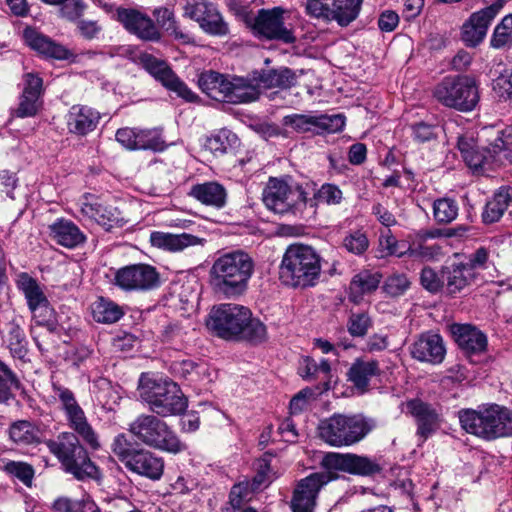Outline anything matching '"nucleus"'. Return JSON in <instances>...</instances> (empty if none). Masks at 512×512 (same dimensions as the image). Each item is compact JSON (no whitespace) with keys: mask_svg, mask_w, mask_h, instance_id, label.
<instances>
[{"mask_svg":"<svg viewBox=\"0 0 512 512\" xmlns=\"http://www.w3.org/2000/svg\"><path fill=\"white\" fill-rule=\"evenodd\" d=\"M207 327L226 340H245L259 344L267 339L264 323L252 318L248 308L237 304L228 303L213 307L209 313Z\"/></svg>","mask_w":512,"mask_h":512,"instance_id":"nucleus-1","label":"nucleus"},{"mask_svg":"<svg viewBox=\"0 0 512 512\" xmlns=\"http://www.w3.org/2000/svg\"><path fill=\"white\" fill-rule=\"evenodd\" d=\"M254 271V259L244 250L237 249L215 258L209 270V282L215 293L236 298L246 292Z\"/></svg>","mask_w":512,"mask_h":512,"instance_id":"nucleus-2","label":"nucleus"},{"mask_svg":"<svg viewBox=\"0 0 512 512\" xmlns=\"http://www.w3.org/2000/svg\"><path fill=\"white\" fill-rule=\"evenodd\" d=\"M321 256L310 245H289L279 266V280L287 287L306 289L314 287L320 279Z\"/></svg>","mask_w":512,"mask_h":512,"instance_id":"nucleus-3","label":"nucleus"},{"mask_svg":"<svg viewBox=\"0 0 512 512\" xmlns=\"http://www.w3.org/2000/svg\"><path fill=\"white\" fill-rule=\"evenodd\" d=\"M49 451L58 459L63 470L79 481L96 480L102 477L99 468L90 459L79 436L73 432H62L56 439L46 441Z\"/></svg>","mask_w":512,"mask_h":512,"instance_id":"nucleus-4","label":"nucleus"},{"mask_svg":"<svg viewBox=\"0 0 512 512\" xmlns=\"http://www.w3.org/2000/svg\"><path fill=\"white\" fill-rule=\"evenodd\" d=\"M375 427V420L362 414H334L320 421L318 435L330 446H351L364 439Z\"/></svg>","mask_w":512,"mask_h":512,"instance_id":"nucleus-5","label":"nucleus"},{"mask_svg":"<svg viewBox=\"0 0 512 512\" xmlns=\"http://www.w3.org/2000/svg\"><path fill=\"white\" fill-rule=\"evenodd\" d=\"M458 418L467 433L484 439L512 435V412L497 404L483 410L462 409Z\"/></svg>","mask_w":512,"mask_h":512,"instance_id":"nucleus-6","label":"nucleus"},{"mask_svg":"<svg viewBox=\"0 0 512 512\" xmlns=\"http://www.w3.org/2000/svg\"><path fill=\"white\" fill-rule=\"evenodd\" d=\"M138 392L149 409L161 417L181 414L187 408V400L179 386L170 380L155 379L142 374Z\"/></svg>","mask_w":512,"mask_h":512,"instance_id":"nucleus-7","label":"nucleus"},{"mask_svg":"<svg viewBox=\"0 0 512 512\" xmlns=\"http://www.w3.org/2000/svg\"><path fill=\"white\" fill-rule=\"evenodd\" d=\"M129 432L143 444L177 454L187 449L168 424L151 414H141L129 424Z\"/></svg>","mask_w":512,"mask_h":512,"instance_id":"nucleus-8","label":"nucleus"},{"mask_svg":"<svg viewBox=\"0 0 512 512\" xmlns=\"http://www.w3.org/2000/svg\"><path fill=\"white\" fill-rule=\"evenodd\" d=\"M434 96L442 105L461 112L472 111L480 98L477 80L470 75L445 77L435 87Z\"/></svg>","mask_w":512,"mask_h":512,"instance_id":"nucleus-9","label":"nucleus"},{"mask_svg":"<svg viewBox=\"0 0 512 512\" xmlns=\"http://www.w3.org/2000/svg\"><path fill=\"white\" fill-rule=\"evenodd\" d=\"M52 390L54 397L60 402V409L64 412L68 427L93 450L99 449L98 435L88 422L86 414L77 402L74 393L59 383H52Z\"/></svg>","mask_w":512,"mask_h":512,"instance_id":"nucleus-10","label":"nucleus"},{"mask_svg":"<svg viewBox=\"0 0 512 512\" xmlns=\"http://www.w3.org/2000/svg\"><path fill=\"white\" fill-rule=\"evenodd\" d=\"M309 183L289 186L286 182L270 179L263 193L266 207L275 213L284 214L304 206L306 195H309Z\"/></svg>","mask_w":512,"mask_h":512,"instance_id":"nucleus-11","label":"nucleus"},{"mask_svg":"<svg viewBox=\"0 0 512 512\" xmlns=\"http://www.w3.org/2000/svg\"><path fill=\"white\" fill-rule=\"evenodd\" d=\"M183 11V16L197 22L206 34L222 37L229 33L228 24L208 0H185Z\"/></svg>","mask_w":512,"mask_h":512,"instance_id":"nucleus-12","label":"nucleus"},{"mask_svg":"<svg viewBox=\"0 0 512 512\" xmlns=\"http://www.w3.org/2000/svg\"><path fill=\"white\" fill-rule=\"evenodd\" d=\"M336 477L330 471L316 472L298 481L290 501L292 512H314L320 490Z\"/></svg>","mask_w":512,"mask_h":512,"instance_id":"nucleus-13","label":"nucleus"},{"mask_svg":"<svg viewBox=\"0 0 512 512\" xmlns=\"http://www.w3.org/2000/svg\"><path fill=\"white\" fill-rule=\"evenodd\" d=\"M114 284L124 291H148L160 284V276L151 265L132 264L115 272Z\"/></svg>","mask_w":512,"mask_h":512,"instance_id":"nucleus-14","label":"nucleus"},{"mask_svg":"<svg viewBox=\"0 0 512 512\" xmlns=\"http://www.w3.org/2000/svg\"><path fill=\"white\" fill-rule=\"evenodd\" d=\"M457 148L463 160L480 157L487 160L488 157H496L499 152L512 151V124L498 132L494 142L480 152L473 132H466L458 138Z\"/></svg>","mask_w":512,"mask_h":512,"instance_id":"nucleus-15","label":"nucleus"},{"mask_svg":"<svg viewBox=\"0 0 512 512\" xmlns=\"http://www.w3.org/2000/svg\"><path fill=\"white\" fill-rule=\"evenodd\" d=\"M322 464L328 470H339L362 476L373 475L381 470L376 461L351 453H328L323 458Z\"/></svg>","mask_w":512,"mask_h":512,"instance_id":"nucleus-16","label":"nucleus"},{"mask_svg":"<svg viewBox=\"0 0 512 512\" xmlns=\"http://www.w3.org/2000/svg\"><path fill=\"white\" fill-rule=\"evenodd\" d=\"M145 69L170 91L187 102H194L197 95L162 60L153 56L143 59Z\"/></svg>","mask_w":512,"mask_h":512,"instance_id":"nucleus-17","label":"nucleus"},{"mask_svg":"<svg viewBox=\"0 0 512 512\" xmlns=\"http://www.w3.org/2000/svg\"><path fill=\"white\" fill-rule=\"evenodd\" d=\"M504 0H497L480 11L473 13L462 27V40L467 46L475 47L483 41L492 20L504 6Z\"/></svg>","mask_w":512,"mask_h":512,"instance_id":"nucleus-18","label":"nucleus"},{"mask_svg":"<svg viewBox=\"0 0 512 512\" xmlns=\"http://www.w3.org/2000/svg\"><path fill=\"white\" fill-rule=\"evenodd\" d=\"M284 9L274 7L273 9H261L255 19L254 28L262 36L268 39L279 40L290 44L295 41L293 31L284 26Z\"/></svg>","mask_w":512,"mask_h":512,"instance_id":"nucleus-19","label":"nucleus"},{"mask_svg":"<svg viewBox=\"0 0 512 512\" xmlns=\"http://www.w3.org/2000/svg\"><path fill=\"white\" fill-rule=\"evenodd\" d=\"M117 20L129 33L143 41H159L161 38V33L154 21L139 10L118 8Z\"/></svg>","mask_w":512,"mask_h":512,"instance_id":"nucleus-20","label":"nucleus"},{"mask_svg":"<svg viewBox=\"0 0 512 512\" xmlns=\"http://www.w3.org/2000/svg\"><path fill=\"white\" fill-rule=\"evenodd\" d=\"M405 406L406 412L416 421L417 435L425 441L438 429L440 414L431 404L420 399L409 400Z\"/></svg>","mask_w":512,"mask_h":512,"instance_id":"nucleus-21","label":"nucleus"},{"mask_svg":"<svg viewBox=\"0 0 512 512\" xmlns=\"http://www.w3.org/2000/svg\"><path fill=\"white\" fill-rule=\"evenodd\" d=\"M410 354L412 358L420 362L437 365L444 360L446 349L440 335L423 333L410 346Z\"/></svg>","mask_w":512,"mask_h":512,"instance_id":"nucleus-22","label":"nucleus"},{"mask_svg":"<svg viewBox=\"0 0 512 512\" xmlns=\"http://www.w3.org/2000/svg\"><path fill=\"white\" fill-rule=\"evenodd\" d=\"M125 468L134 474L156 481L163 475L164 460L147 449L139 448Z\"/></svg>","mask_w":512,"mask_h":512,"instance_id":"nucleus-23","label":"nucleus"},{"mask_svg":"<svg viewBox=\"0 0 512 512\" xmlns=\"http://www.w3.org/2000/svg\"><path fill=\"white\" fill-rule=\"evenodd\" d=\"M24 38L33 50L46 57L57 60H69L73 57V54L66 47L54 42L34 29H26L24 31Z\"/></svg>","mask_w":512,"mask_h":512,"instance_id":"nucleus-24","label":"nucleus"},{"mask_svg":"<svg viewBox=\"0 0 512 512\" xmlns=\"http://www.w3.org/2000/svg\"><path fill=\"white\" fill-rule=\"evenodd\" d=\"M226 94L224 102L228 103L240 104L256 101L259 98L260 90L255 74L252 78H230Z\"/></svg>","mask_w":512,"mask_h":512,"instance_id":"nucleus-25","label":"nucleus"},{"mask_svg":"<svg viewBox=\"0 0 512 512\" xmlns=\"http://www.w3.org/2000/svg\"><path fill=\"white\" fill-rule=\"evenodd\" d=\"M24 320L14 316L2 330L3 340L14 358L23 359L28 353V341L23 330Z\"/></svg>","mask_w":512,"mask_h":512,"instance_id":"nucleus-26","label":"nucleus"},{"mask_svg":"<svg viewBox=\"0 0 512 512\" xmlns=\"http://www.w3.org/2000/svg\"><path fill=\"white\" fill-rule=\"evenodd\" d=\"M49 236L57 244L72 249L85 243L86 236L72 221L59 219L49 225Z\"/></svg>","mask_w":512,"mask_h":512,"instance_id":"nucleus-27","label":"nucleus"},{"mask_svg":"<svg viewBox=\"0 0 512 512\" xmlns=\"http://www.w3.org/2000/svg\"><path fill=\"white\" fill-rule=\"evenodd\" d=\"M99 119V113L92 108L74 105L67 115V127L71 133L86 135L96 128Z\"/></svg>","mask_w":512,"mask_h":512,"instance_id":"nucleus-28","label":"nucleus"},{"mask_svg":"<svg viewBox=\"0 0 512 512\" xmlns=\"http://www.w3.org/2000/svg\"><path fill=\"white\" fill-rule=\"evenodd\" d=\"M17 286L23 292L28 307L35 317L38 310H43L45 313L50 310L49 301L36 279L27 273H21L18 276Z\"/></svg>","mask_w":512,"mask_h":512,"instance_id":"nucleus-29","label":"nucleus"},{"mask_svg":"<svg viewBox=\"0 0 512 512\" xmlns=\"http://www.w3.org/2000/svg\"><path fill=\"white\" fill-rule=\"evenodd\" d=\"M203 242L204 239L188 233L171 234L154 231L150 235L152 246L171 252L181 251L190 246L202 245Z\"/></svg>","mask_w":512,"mask_h":512,"instance_id":"nucleus-30","label":"nucleus"},{"mask_svg":"<svg viewBox=\"0 0 512 512\" xmlns=\"http://www.w3.org/2000/svg\"><path fill=\"white\" fill-rule=\"evenodd\" d=\"M380 372L377 360L365 361L357 358L348 369L347 379L360 393H365L369 389L371 378L379 375Z\"/></svg>","mask_w":512,"mask_h":512,"instance_id":"nucleus-31","label":"nucleus"},{"mask_svg":"<svg viewBox=\"0 0 512 512\" xmlns=\"http://www.w3.org/2000/svg\"><path fill=\"white\" fill-rule=\"evenodd\" d=\"M442 278L449 294L460 292L465 287L471 285L476 279L464 265V261L453 262L445 266L442 269Z\"/></svg>","mask_w":512,"mask_h":512,"instance_id":"nucleus-32","label":"nucleus"},{"mask_svg":"<svg viewBox=\"0 0 512 512\" xmlns=\"http://www.w3.org/2000/svg\"><path fill=\"white\" fill-rule=\"evenodd\" d=\"M259 90L261 89H288L296 85L297 77L289 68L271 69L255 72Z\"/></svg>","mask_w":512,"mask_h":512,"instance_id":"nucleus-33","label":"nucleus"},{"mask_svg":"<svg viewBox=\"0 0 512 512\" xmlns=\"http://www.w3.org/2000/svg\"><path fill=\"white\" fill-rule=\"evenodd\" d=\"M512 205V187H500L492 199L489 200L482 212V220L485 224H492L501 219L505 211Z\"/></svg>","mask_w":512,"mask_h":512,"instance_id":"nucleus-34","label":"nucleus"},{"mask_svg":"<svg viewBox=\"0 0 512 512\" xmlns=\"http://www.w3.org/2000/svg\"><path fill=\"white\" fill-rule=\"evenodd\" d=\"M309 185V195H306L304 206L311 208L313 214L319 204L337 205L342 200V191L334 184L325 183L319 189H316L314 183Z\"/></svg>","mask_w":512,"mask_h":512,"instance_id":"nucleus-35","label":"nucleus"},{"mask_svg":"<svg viewBox=\"0 0 512 512\" xmlns=\"http://www.w3.org/2000/svg\"><path fill=\"white\" fill-rule=\"evenodd\" d=\"M454 335L459 347L467 354L483 352L487 346L486 336L470 325L457 326Z\"/></svg>","mask_w":512,"mask_h":512,"instance_id":"nucleus-36","label":"nucleus"},{"mask_svg":"<svg viewBox=\"0 0 512 512\" xmlns=\"http://www.w3.org/2000/svg\"><path fill=\"white\" fill-rule=\"evenodd\" d=\"M230 78L215 71H205L199 75V88L217 101L225 100Z\"/></svg>","mask_w":512,"mask_h":512,"instance_id":"nucleus-37","label":"nucleus"},{"mask_svg":"<svg viewBox=\"0 0 512 512\" xmlns=\"http://www.w3.org/2000/svg\"><path fill=\"white\" fill-rule=\"evenodd\" d=\"M381 281L379 273H371L369 271H362L356 274L349 285V299L358 304L364 295L374 292Z\"/></svg>","mask_w":512,"mask_h":512,"instance_id":"nucleus-38","label":"nucleus"},{"mask_svg":"<svg viewBox=\"0 0 512 512\" xmlns=\"http://www.w3.org/2000/svg\"><path fill=\"white\" fill-rule=\"evenodd\" d=\"M157 23L167 32L174 40L181 44H190L193 37L190 33L183 31L175 18L174 12L167 7L156 8L153 11Z\"/></svg>","mask_w":512,"mask_h":512,"instance_id":"nucleus-39","label":"nucleus"},{"mask_svg":"<svg viewBox=\"0 0 512 512\" xmlns=\"http://www.w3.org/2000/svg\"><path fill=\"white\" fill-rule=\"evenodd\" d=\"M190 195L202 204L221 208L226 203V191L224 187L216 182H206L194 185Z\"/></svg>","mask_w":512,"mask_h":512,"instance_id":"nucleus-40","label":"nucleus"},{"mask_svg":"<svg viewBox=\"0 0 512 512\" xmlns=\"http://www.w3.org/2000/svg\"><path fill=\"white\" fill-rule=\"evenodd\" d=\"M91 309L94 320L104 324L115 323L124 315V310L121 306L104 297H99L92 304Z\"/></svg>","mask_w":512,"mask_h":512,"instance_id":"nucleus-41","label":"nucleus"},{"mask_svg":"<svg viewBox=\"0 0 512 512\" xmlns=\"http://www.w3.org/2000/svg\"><path fill=\"white\" fill-rule=\"evenodd\" d=\"M10 439L19 446H28L39 443V430L27 420L13 422L9 427Z\"/></svg>","mask_w":512,"mask_h":512,"instance_id":"nucleus-42","label":"nucleus"},{"mask_svg":"<svg viewBox=\"0 0 512 512\" xmlns=\"http://www.w3.org/2000/svg\"><path fill=\"white\" fill-rule=\"evenodd\" d=\"M238 144V137L228 129H221L211 137L207 138L204 150L210 151L213 156L220 157L229 149Z\"/></svg>","mask_w":512,"mask_h":512,"instance_id":"nucleus-43","label":"nucleus"},{"mask_svg":"<svg viewBox=\"0 0 512 512\" xmlns=\"http://www.w3.org/2000/svg\"><path fill=\"white\" fill-rule=\"evenodd\" d=\"M362 0H333L332 20L341 26H347L354 21L360 11Z\"/></svg>","mask_w":512,"mask_h":512,"instance_id":"nucleus-44","label":"nucleus"},{"mask_svg":"<svg viewBox=\"0 0 512 512\" xmlns=\"http://www.w3.org/2000/svg\"><path fill=\"white\" fill-rule=\"evenodd\" d=\"M464 265L477 278L484 270L493 267V262L490 260V251L485 247H479L473 253L466 257Z\"/></svg>","mask_w":512,"mask_h":512,"instance_id":"nucleus-45","label":"nucleus"},{"mask_svg":"<svg viewBox=\"0 0 512 512\" xmlns=\"http://www.w3.org/2000/svg\"><path fill=\"white\" fill-rule=\"evenodd\" d=\"M138 449L135 443L124 433L118 434L111 444L112 452L124 466L136 454Z\"/></svg>","mask_w":512,"mask_h":512,"instance_id":"nucleus-46","label":"nucleus"},{"mask_svg":"<svg viewBox=\"0 0 512 512\" xmlns=\"http://www.w3.org/2000/svg\"><path fill=\"white\" fill-rule=\"evenodd\" d=\"M433 214L438 223H450L457 218L458 205L451 198L437 199L433 204Z\"/></svg>","mask_w":512,"mask_h":512,"instance_id":"nucleus-47","label":"nucleus"},{"mask_svg":"<svg viewBox=\"0 0 512 512\" xmlns=\"http://www.w3.org/2000/svg\"><path fill=\"white\" fill-rule=\"evenodd\" d=\"M252 492L248 484L234 485L230 491L229 502L222 512H238L245 509L251 500Z\"/></svg>","mask_w":512,"mask_h":512,"instance_id":"nucleus-48","label":"nucleus"},{"mask_svg":"<svg viewBox=\"0 0 512 512\" xmlns=\"http://www.w3.org/2000/svg\"><path fill=\"white\" fill-rule=\"evenodd\" d=\"M345 126V117L342 114L315 115V134L336 133Z\"/></svg>","mask_w":512,"mask_h":512,"instance_id":"nucleus-49","label":"nucleus"},{"mask_svg":"<svg viewBox=\"0 0 512 512\" xmlns=\"http://www.w3.org/2000/svg\"><path fill=\"white\" fill-rule=\"evenodd\" d=\"M0 404L7 403L12 398L11 388H19L20 382L15 373L2 361H0Z\"/></svg>","mask_w":512,"mask_h":512,"instance_id":"nucleus-50","label":"nucleus"},{"mask_svg":"<svg viewBox=\"0 0 512 512\" xmlns=\"http://www.w3.org/2000/svg\"><path fill=\"white\" fill-rule=\"evenodd\" d=\"M284 126L290 127L297 133L311 132L315 134L314 114H291L283 118Z\"/></svg>","mask_w":512,"mask_h":512,"instance_id":"nucleus-51","label":"nucleus"},{"mask_svg":"<svg viewBox=\"0 0 512 512\" xmlns=\"http://www.w3.org/2000/svg\"><path fill=\"white\" fill-rule=\"evenodd\" d=\"M116 140L127 150H143L141 129L124 127L116 132Z\"/></svg>","mask_w":512,"mask_h":512,"instance_id":"nucleus-52","label":"nucleus"},{"mask_svg":"<svg viewBox=\"0 0 512 512\" xmlns=\"http://www.w3.org/2000/svg\"><path fill=\"white\" fill-rule=\"evenodd\" d=\"M512 41V14L506 15L495 27L490 44L493 48H502Z\"/></svg>","mask_w":512,"mask_h":512,"instance_id":"nucleus-53","label":"nucleus"},{"mask_svg":"<svg viewBox=\"0 0 512 512\" xmlns=\"http://www.w3.org/2000/svg\"><path fill=\"white\" fill-rule=\"evenodd\" d=\"M173 369L176 374L192 382L200 380L201 376L206 375L208 372V368L205 365L197 364L191 360L175 363Z\"/></svg>","mask_w":512,"mask_h":512,"instance_id":"nucleus-54","label":"nucleus"},{"mask_svg":"<svg viewBox=\"0 0 512 512\" xmlns=\"http://www.w3.org/2000/svg\"><path fill=\"white\" fill-rule=\"evenodd\" d=\"M380 247L386 252V255H395L401 257L407 253L413 254V250L407 247L405 242H399L391 233L387 230L382 233L379 239Z\"/></svg>","mask_w":512,"mask_h":512,"instance_id":"nucleus-55","label":"nucleus"},{"mask_svg":"<svg viewBox=\"0 0 512 512\" xmlns=\"http://www.w3.org/2000/svg\"><path fill=\"white\" fill-rule=\"evenodd\" d=\"M94 506V503L88 499L74 500L68 497H59L53 503L55 512H86Z\"/></svg>","mask_w":512,"mask_h":512,"instance_id":"nucleus-56","label":"nucleus"},{"mask_svg":"<svg viewBox=\"0 0 512 512\" xmlns=\"http://www.w3.org/2000/svg\"><path fill=\"white\" fill-rule=\"evenodd\" d=\"M141 137L142 142H144L143 150L162 152L168 147L165 140L163 139L161 129H141Z\"/></svg>","mask_w":512,"mask_h":512,"instance_id":"nucleus-57","label":"nucleus"},{"mask_svg":"<svg viewBox=\"0 0 512 512\" xmlns=\"http://www.w3.org/2000/svg\"><path fill=\"white\" fill-rule=\"evenodd\" d=\"M371 326L372 320L370 316L365 312L352 313L347 323L348 332L353 337L365 336Z\"/></svg>","mask_w":512,"mask_h":512,"instance_id":"nucleus-58","label":"nucleus"},{"mask_svg":"<svg viewBox=\"0 0 512 512\" xmlns=\"http://www.w3.org/2000/svg\"><path fill=\"white\" fill-rule=\"evenodd\" d=\"M180 289L179 292L171 294V306L187 312L193 309L197 297L190 286L182 285Z\"/></svg>","mask_w":512,"mask_h":512,"instance_id":"nucleus-59","label":"nucleus"},{"mask_svg":"<svg viewBox=\"0 0 512 512\" xmlns=\"http://www.w3.org/2000/svg\"><path fill=\"white\" fill-rule=\"evenodd\" d=\"M410 281L403 274H393L389 276L383 286L384 291L391 297H398L405 293L409 288Z\"/></svg>","mask_w":512,"mask_h":512,"instance_id":"nucleus-60","label":"nucleus"},{"mask_svg":"<svg viewBox=\"0 0 512 512\" xmlns=\"http://www.w3.org/2000/svg\"><path fill=\"white\" fill-rule=\"evenodd\" d=\"M343 245L349 252L360 255L367 250L369 241L365 233L355 231L344 238Z\"/></svg>","mask_w":512,"mask_h":512,"instance_id":"nucleus-61","label":"nucleus"},{"mask_svg":"<svg viewBox=\"0 0 512 512\" xmlns=\"http://www.w3.org/2000/svg\"><path fill=\"white\" fill-rule=\"evenodd\" d=\"M333 0H308L306 11L315 18L332 20Z\"/></svg>","mask_w":512,"mask_h":512,"instance_id":"nucleus-62","label":"nucleus"},{"mask_svg":"<svg viewBox=\"0 0 512 512\" xmlns=\"http://www.w3.org/2000/svg\"><path fill=\"white\" fill-rule=\"evenodd\" d=\"M40 107V98L21 94L18 108L15 110V115L20 118L32 117L36 115Z\"/></svg>","mask_w":512,"mask_h":512,"instance_id":"nucleus-63","label":"nucleus"},{"mask_svg":"<svg viewBox=\"0 0 512 512\" xmlns=\"http://www.w3.org/2000/svg\"><path fill=\"white\" fill-rule=\"evenodd\" d=\"M5 470L21 480L25 485H29L34 476V469L25 462L10 461L5 465Z\"/></svg>","mask_w":512,"mask_h":512,"instance_id":"nucleus-64","label":"nucleus"}]
</instances>
